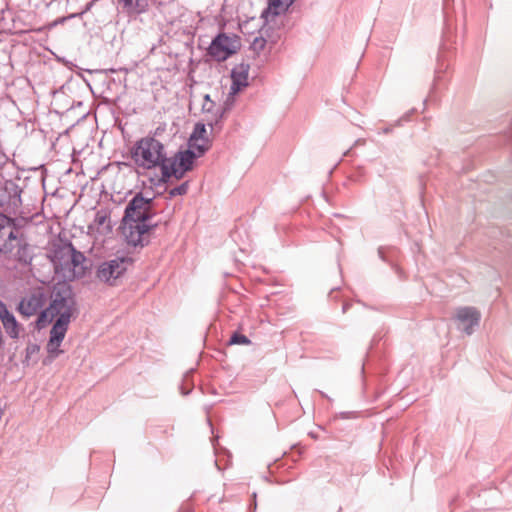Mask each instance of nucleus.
<instances>
[{
	"instance_id": "nucleus-7",
	"label": "nucleus",
	"mask_w": 512,
	"mask_h": 512,
	"mask_svg": "<svg viewBox=\"0 0 512 512\" xmlns=\"http://www.w3.org/2000/svg\"><path fill=\"white\" fill-rule=\"evenodd\" d=\"M238 49V41L222 33L214 38L211 42L208 52L217 61H224L232 54L236 53Z\"/></svg>"
},
{
	"instance_id": "nucleus-14",
	"label": "nucleus",
	"mask_w": 512,
	"mask_h": 512,
	"mask_svg": "<svg viewBox=\"0 0 512 512\" xmlns=\"http://www.w3.org/2000/svg\"><path fill=\"white\" fill-rule=\"evenodd\" d=\"M117 2L122 12L129 16L142 14L149 6V0H117Z\"/></svg>"
},
{
	"instance_id": "nucleus-21",
	"label": "nucleus",
	"mask_w": 512,
	"mask_h": 512,
	"mask_svg": "<svg viewBox=\"0 0 512 512\" xmlns=\"http://www.w3.org/2000/svg\"><path fill=\"white\" fill-rule=\"evenodd\" d=\"M229 344L230 345H249V344H251V340L243 334L234 333L229 340Z\"/></svg>"
},
{
	"instance_id": "nucleus-20",
	"label": "nucleus",
	"mask_w": 512,
	"mask_h": 512,
	"mask_svg": "<svg viewBox=\"0 0 512 512\" xmlns=\"http://www.w3.org/2000/svg\"><path fill=\"white\" fill-rule=\"evenodd\" d=\"M205 134H206L205 124L197 123L195 125L193 133L190 136V139H192V143H194V140H208L205 137Z\"/></svg>"
},
{
	"instance_id": "nucleus-3",
	"label": "nucleus",
	"mask_w": 512,
	"mask_h": 512,
	"mask_svg": "<svg viewBox=\"0 0 512 512\" xmlns=\"http://www.w3.org/2000/svg\"><path fill=\"white\" fill-rule=\"evenodd\" d=\"M135 164L142 169L150 170L160 168L161 176L158 183L164 182V165H167L164 145L154 137H144L138 140L132 150Z\"/></svg>"
},
{
	"instance_id": "nucleus-18",
	"label": "nucleus",
	"mask_w": 512,
	"mask_h": 512,
	"mask_svg": "<svg viewBox=\"0 0 512 512\" xmlns=\"http://www.w3.org/2000/svg\"><path fill=\"white\" fill-rule=\"evenodd\" d=\"M209 148L208 140H194L192 143V139H189L188 149H192L196 152L197 157L202 156Z\"/></svg>"
},
{
	"instance_id": "nucleus-29",
	"label": "nucleus",
	"mask_w": 512,
	"mask_h": 512,
	"mask_svg": "<svg viewBox=\"0 0 512 512\" xmlns=\"http://www.w3.org/2000/svg\"><path fill=\"white\" fill-rule=\"evenodd\" d=\"M348 307H349V304H347V303L343 305L342 310L344 313L347 311Z\"/></svg>"
},
{
	"instance_id": "nucleus-12",
	"label": "nucleus",
	"mask_w": 512,
	"mask_h": 512,
	"mask_svg": "<svg viewBox=\"0 0 512 512\" xmlns=\"http://www.w3.org/2000/svg\"><path fill=\"white\" fill-rule=\"evenodd\" d=\"M0 320L6 333L12 339L19 337V325L15 316L8 310L6 304L0 301Z\"/></svg>"
},
{
	"instance_id": "nucleus-17",
	"label": "nucleus",
	"mask_w": 512,
	"mask_h": 512,
	"mask_svg": "<svg viewBox=\"0 0 512 512\" xmlns=\"http://www.w3.org/2000/svg\"><path fill=\"white\" fill-rule=\"evenodd\" d=\"M447 68L448 65L444 63V61L442 60V56L439 55L437 59V67L435 70V77L431 88V93H433L437 89L438 84L441 80V73L444 72Z\"/></svg>"
},
{
	"instance_id": "nucleus-24",
	"label": "nucleus",
	"mask_w": 512,
	"mask_h": 512,
	"mask_svg": "<svg viewBox=\"0 0 512 512\" xmlns=\"http://www.w3.org/2000/svg\"><path fill=\"white\" fill-rule=\"evenodd\" d=\"M266 44V40L264 38L256 37L252 43V47L255 50H262Z\"/></svg>"
},
{
	"instance_id": "nucleus-15",
	"label": "nucleus",
	"mask_w": 512,
	"mask_h": 512,
	"mask_svg": "<svg viewBox=\"0 0 512 512\" xmlns=\"http://www.w3.org/2000/svg\"><path fill=\"white\" fill-rule=\"evenodd\" d=\"M90 227H96L98 230L103 229L107 232L111 231L109 221V213L107 210H99L96 212L93 223Z\"/></svg>"
},
{
	"instance_id": "nucleus-19",
	"label": "nucleus",
	"mask_w": 512,
	"mask_h": 512,
	"mask_svg": "<svg viewBox=\"0 0 512 512\" xmlns=\"http://www.w3.org/2000/svg\"><path fill=\"white\" fill-rule=\"evenodd\" d=\"M8 225V219L4 216H0V252L9 251V245L5 244L4 240L6 237V227Z\"/></svg>"
},
{
	"instance_id": "nucleus-9",
	"label": "nucleus",
	"mask_w": 512,
	"mask_h": 512,
	"mask_svg": "<svg viewBox=\"0 0 512 512\" xmlns=\"http://www.w3.org/2000/svg\"><path fill=\"white\" fill-rule=\"evenodd\" d=\"M46 302V295L42 289H35L21 299L18 311L25 317L41 312Z\"/></svg>"
},
{
	"instance_id": "nucleus-1",
	"label": "nucleus",
	"mask_w": 512,
	"mask_h": 512,
	"mask_svg": "<svg viewBox=\"0 0 512 512\" xmlns=\"http://www.w3.org/2000/svg\"><path fill=\"white\" fill-rule=\"evenodd\" d=\"M75 305V298L70 286L58 284L54 286L51 292L49 306L38 315L36 324L39 329L44 328L56 318L50 330L46 347L47 352L53 358H56L62 352L59 347L65 338Z\"/></svg>"
},
{
	"instance_id": "nucleus-23",
	"label": "nucleus",
	"mask_w": 512,
	"mask_h": 512,
	"mask_svg": "<svg viewBox=\"0 0 512 512\" xmlns=\"http://www.w3.org/2000/svg\"><path fill=\"white\" fill-rule=\"evenodd\" d=\"M188 188H189V183L187 181L183 182L179 186L172 188L169 191V196H170V198H173L175 196L185 195L188 192Z\"/></svg>"
},
{
	"instance_id": "nucleus-8",
	"label": "nucleus",
	"mask_w": 512,
	"mask_h": 512,
	"mask_svg": "<svg viewBox=\"0 0 512 512\" xmlns=\"http://www.w3.org/2000/svg\"><path fill=\"white\" fill-rule=\"evenodd\" d=\"M454 319L458 329L467 335H471L479 326L481 314L475 307H459L455 310Z\"/></svg>"
},
{
	"instance_id": "nucleus-25",
	"label": "nucleus",
	"mask_w": 512,
	"mask_h": 512,
	"mask_svg": "<svg viewBox=\"0 0 512 512\" xmlns=\"http://www.w3.org/2000/svg\"><path fill=\"white\" fill-rule=\"evenodd\" d=\"M339 416L342 418V419H350V418H355L356 417V414L355 412H341L339 414Z\"/></svg>"
},
{
	"instance_id": "nucleus-22",
	"label": "nucleus",
	"mask_w": 512,
	"mask_h": 512,
	"mask_svg": "<svg viewBox=\"0 0 512 512\" xmlns=\"http://www.w3.org/2000/svg\"><path fill=\"white\" fill-rule=\"evenodd\" d=\"M6 237H5V244L9 245V251L13 249V242L16 240L17 236L15 234V231L13 227L8 223L6 227Z\"/></svg>"
},
{
	"instance_id": "nucleus-6",
	"label": "nucleus",
	"mask_w": 512,
	"mask_h": 512,
	"mask_svg": "<svg viewBox=\"0 0 512 512\" xmlns=\"http://www.w3.org/2000/svg\"><path fill=\"white\" fill-rule=\"evenodd\" d=\"M131 264L132 259L129 257H115L99 265L97 277L102 282L114 285Z\"/></svg>"
},
{
	"instance_id": "nucleus-2",
	"label": "nucleus",
	"mask_w": 512,
	"mask_h": 512,
	"mask_svg": "<svg viewBox=\"0 0 512 512\" xmlns=\"http://www.w3.org/2000/svg\"><path fill=\"white\" fill-rule=\"evenodd\" d=\"M156 215L153 198L136 193L128 202L121 223V231L126 242L134 247L149 243V232L156 226L151 219Z\"/></svg>"
},
{
	"instance_id": "nucleus-10",
	"label": "nucleus",
	"mask_w": 512,
	"mask_h": 512,
	"mask_svg": "<svg viewBox=\"0 0 512 512\" xmlns=\"http://www.w3.org/2000/svg\"><path fill=\"white\" fill-rule=\"evenodd\" d=\"M250 66L246 63L236 65L231 71L232 84L230 86L228 100L234 101V96L244 87L248 86V74Z\"/></svg>"
},
{
	"instance_id": "nucleus-26",
	"label": "nucleus",
	"mask_w": 512,
	"mask_h": 512,
	"mask_svg": "<svg viewBox=\"0 0 512 512\" xmlns=\"http://www.w3.org/2000/svg\"><path fill=\"white\" fill-rule=\"evenodd\" d=\"M93 4H94V1L89 2V3L86 5V8H85V10H84L82 13H80V14H72V15H70V16H69V18H74V17H76V16H78V15H82L83 13H85V12L89 11V10L91 9V7L93 6Z\"/></svg>"
},
{
	"instance_id": "nucleus-4",
	"label": "nucleus",
	"mask_w": 512,
	"mask_h": 512,
	"mask_svg": "<svg viewBox=\"0 0 512 512\" xmlns=\"http://www.w3.org/2000/svg\"><path fill=\"white\" fill-rule=\"evenodd\" d=\"M59 259L55 262V271L61 274L65 280L73 281L85 273L86 258L83 253L77 251L72 244L63 247L56 255Z\"/></svg>"
},
{
	"instance_id": "nucleus-11",
	"label": "nucleus",
	"mask_w": 512,
	"mask_h": 512,
	"mask_svg": "<svg viewBox=\"0 0 512 512\" xmlns=\"http://www.w3.org/2000/svg\"><path fill=\"white\" fill-rule=\"evenodd\" d=\"M233 103H234V101H232V99L228 100V98H227L224 103V107L216 108L215 111H214V109H215L216 105L213 101H208L207 103H203L202 110L204 112H206L207 114H209V116H207V119H206L207 124L209 126H211L212 129L214 128V126H217L219 124V122L221 121V119L223 118L225 112L231 108Z\"/></svg>"
},
{
	"instance_id": "nucleus-27",
	"label": "nucleus",
	"mask_w": 512,
	"mask_h": 512,
	"mask_svg": "<svg viewBox=\"0 0 512 512\" xmlns=\"http://www.w3.org/2000/svg\"><path fill=\"white\" fill-rule=\"evenodd\" d=\"M36 350H38V346L37 345H31V346H28L27 347V353H34Z\"/></svg>"
},
{
	"instance_id": "nucleus-16",
	"label": "nucleus",
	"mask_w": 512,
	"mask_h": 512,
	"mask_svg": "<svg viewBox=\"0 0 512 512\" xmlns=\"http://www.w3.org/2000/svg\"><path fill=\"white\" fill-rule=\"evenodd\" d=\"M294 1L295 0H271L268 9L273 15H279L285 12Z\"/></svg>"
},
{
	"instance_id": "nucleus-5",
	"label": "nucleus",
	"mask_w": 512,
	"mask_h": 512,
	"mask_svg": "<svg viewBox=\"0 0 512 512\" xmlns=\"http://www.w3.org/2000/svg\"><path fill=\"white\" fill-rule=\"evenodd\" d=\"M197 154L192 149L179 151L173 157H168L167 165H164V182L168 183L172 177L182 179L186 172L193 167Z\"/></svg>"
},
{
	"instance_id": "nucleus-13",
	"label": "nucleus",
	"mask_w": 512,
	"mask_h": 512,
	"mask_svg": "<svg viewBox=\"0 0 512 512\" xmlns=\"http://www.w3.org/2000/svg\"><path fill=\"white\" fill-rule=\"evenodd\" d=\"M4 192L7 194V200H0V205L7 204L13 208L21 205V188L13 181H7L4 184Z\"/></svg>"
},
{
	"instance_id": "nucleus-30",
	"label": "nucleus",
	"mask_w": 512,
	"mask_h": 512,
	"mask_svg": "<svg viewBox=\"0 0 512 512\" xmlns=\"http://www.w3.org/2000/svg\"><path fill=\"white\" fill-rule=\"evenodd\" d=\"M3 414H4V410H3V408L0 407V420L2 419Z\"/></svg>"
},
{
	"instance_id": "nucleus-28",
	"label": "nucleus",
	"mask_w": 512,
	"mask_h": 512,
	"mask_svg": "<svg viewBox=\"0 0 512 512\" xmlns=\"http://www.w3.org/2000/svg\"><path fill=\"white\" fill-rule=\"evenodd\" d=\"M208 101H212V100L210 99V95L206 94L204 96V103H207Z\"/></svg>"
}]
</instances>
